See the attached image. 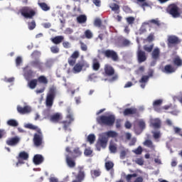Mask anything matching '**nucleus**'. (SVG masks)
I'll use <instances>...</instances> for the list:
<instances>
[{"instance_id": "obj_31", "label": "nucleus", "mask_w": 182, "mask_h": 182, "mask_svg": "<svg viewBox=\"0 0 182 182\" xmlns=\"http://www.w3.org/2000/svg\"><path fill=\"white\" fill-rule=\"evenodd\" d=\"M92 69L95 71H97L99 69H100V62L99 61V59L94 58L92 60Z\"/></svg>"}, {"instance_id": "obj_60", "label": "nucleus", "mask_w": 182, "mask_h": 182, "mask_svg": "<svg viewBox=\"0 0 182 182\" xmlns=\"http://www.w3.org/2000/svg\"><path fill=\"white\" fill-rule=\"evenodd\" d=\"M134 153H135V154H141V153H143V148H141V146H138L137 149L134 151Z\"/></svg>"}, {"instance_id": "obj_52", "label": "nucleus", "mask_w": 182, "mask_h": 182, "mask_svg": "<svg viewBox=\"0 0 182 182\" xmlns=\"http://www.w3.org/2000/svg\"><path fill=\"white\" fill-rule=\"evenodd\" d=\"M173 63L174 65H176V66H181L182 65V61L181 59H180V58H176L173 59Z\"/></svg>"}, {"instance_id": "obj_5", "label": "nucleus", "mask_w": 182, "mask_h": 182, "mask_svg": "<svg viewBox=\"0 0 182 182\" xmlns=\"http://www.w3.org/2000/svg\"><path fill=\"white\" fill-rule=\"evenodd\" d=\"M104 72L106 76H112L109 80L110 82H116L119 79V75L116 74L114 68L109 64L105 65Z\"/></svg>"}, {"instance_id": "obj_44", "label": "nucleus", "mask_w": 182, "mask_h": 182, "mask_svg": "<svg viewBox=\"0 0 182 182\" xmlns=\"http://www.w3.org/2000/svg\"><path fill=\"white\" fill-rule=\"evenodd\" d=\"M151 125L154 129H160L161 127V122L160 120H156L151 123Z\"/></svg>"}, {"instance_id": "obj_16", "label": "nucleus", "mask_w": 182, "mask_h": 182, "mask_svg": "<svg viewBox=\"0 0 182 182\" xmlns=\"http://www.w3.org/2000/svg\"><path fill=\"white\" fill-rule=\"evenodd\" d=\"M16 159L18 160L16 166H18V164H24L25 162L23 161L28 160V159H29V154L26 153L25 151H23L19 153Z\"/></svg>"}, {"instance_id": "obj_23", "label": "nucleus", "mask_w": 182, "mask_h": 182, "mask_svg": "<svg viewBox=\"0 0 182 182\" xmlns=\"http://www.w3.org/2000/svg\"><path fill=\"white\" fill-rule=\"evenodd\" d=\"M65 39V37L63 36H57L53 38L50 39L51 42L54 43V45H59L60 43H62Z\"/></svg>"}, {"instance_id": "obj_13", "label": "nucleus", "mask_w": 182, "mask_h": 182, "mask_svg": "<svg viewBox=\"0 0 182 182\" xmlns=\"http://www.w3.org/2000/svg\"><path fill=\"white\" fill-rule=\"evenodd\" d=\"M79 56H80V53L78 50L74 51L68 60V65L70 66H75Z\"/></svg>"}, {"instance_id": "obj_53", "label": "nucleus", "mask_w": 182, "mask_h": 182, "mask_svg": "<svg viewBox=\"0 0 182 182\" xmlns=\"http://www.w3.org/2000/svg\"><path fill=\"white\" fill-rule=\"evenodd\" d=\"M138 4H141V8H144L145 6H149V3L146 1V0H136Z\"/></svg>"}, {"instance_id": "obj_10", "label": "nucleus", "mask_w": 182, "mask_h": 182, "mask_svg": "<svg viewBox=\"0 0 182 182\" xmlns=\"http://www.w3.org/2000/svg\"><path fill=\"white\" fill-rule=\"evenodd\" d=\"M77 173L75 175V179L73 180L72 182H82L86 178V172L85 171L84 166L77 167Z\"/></svg>"}, {"instance_id": "obj_55", "label": "nucleus", "mask_w": 182, "mask_h": 182, "mask_svg": "<svg viewBox=\"0 0 182 182\" xmlns=\"http://www.w3.org/2000/svg\"><path fill=\"white\" fill-rule=\"evenodd\" d=\"M149 76L143 75L139 80V83H147V82H149Z\"/></svg>"}, {"instance_id": "obj_34", "label": "nucleus", "mask_w": 182, "mask_h": 182, "mask_svg": "<svg viewBox=\"0 0 182 182\" xmlns=\"http://www.w3.org/2000/svg\"><path fill=\"white\" fill-rule=\"evenodd\" d=\"M31 65L34 68H37L38 69H40V70H42V69H43V63L39 61V60H36L31 62Z\"/></svg>"}, {"instance_id": "obj_38", "label": "nucleus", "mask_w": 182, "mask_h": 182, "mask_svg": "<svg viewBox=\"0 0 182 182\" xmlns=\"http://www.w3.org/2000/svg\"><path fill=\"white\" fill-rule=\"evenodd\" d=\"M104 136H107V139H109V137L114 138L117 137L118 134L115 131H108L104 133Z\"/></svg>"}, {"instance_id": "obj_47", "label": "nucleus", "mask_w": 182, "mask_h": 182, "mask_svg": "<svg viewBox=\"0 0 182 182\" xmlns=\"http://www.w3.org/2000/svg\"><path fill=\"white\" fill-rule=\"evenodd\" d=\"M28 26L29 31H33V29L36 28V23L34 20H33L32 21L28 23Z\"/></svg>"}, {"instance_id": "obj_56", "label": "nucleus", "mask_w": 182, "mask_h": 182, "mask_svg": "<svg viewBox=\"0 0 182 182\" xmlns=\"http://www.w3.org/2000/svg\"><path fill=\"white\" fill-rule=\"evenodd\" d=\"M50 51L52 53H59L60 49L58 48V46H53L50 47Z\"/></svg>"}, {"instance_id": "obj_25", "label": "nucleus", "mask_w": 182, "mask_h": 182, "mask_svg": "<svg viewBox=\"0 0 182 182\" xmlns=\"http://www.w3.org/2000/svg\"><path fill=\"white\" fill-rule=\"evenodd\" d=\"M37 81L38 82V83H40V85H44L45 86H46V85L49 83V80L45 75L39 76L37 78Z\"/></svg>"}, {"instance_id": "obj_45", "label": "nucleus", "mask_w": 182, "mask_h": 182, "mask_svg": "<svg viewBox=\"0 0 182 182\" xmlns=\"http://www.w3.org/2000/svg\"><path fill=\"white\" fill-rule=\"evenodd\" d=\"M153 48H154V44H151L150 46L145 45L144 46V50L150 53V52L153 51Z\"/></svg>"}, {"instance_id": "obj_62", "label": "nucleus", "mask_w": 182, "mask_h": 182, "mask_svg": "<svg viewBox=\"0 0 182 182\" xmlns=\"http://www.w3.org/2000/svg\"><path fill=\"white\" fill-rule=\"evenodd\" d=\"M109 150L111 153H116L117 151V147L114 145H109Z\"/></svg>"}, {"instance_id": "obj_29", "label": "nucleus", "mask_w": 182, "mask_h": 182, "mask_svg": "<svg viewBox=\"0 0 182 182\" xmlns=\"http://www.w3.org/2000/svg\"><path fill=\"white\" fill-rule=\"evenodd\" d=\"M38 6L42 9V11H44V12H48V11H50V6H49L45 2H38Z\"/></svg>"}, {"instance_id": "obj_24", "label": "nucleus", "mask_w": 182, "mask_h": 182, "mask_svg": "<svg viewBox=\"0 0 182 182\" xmlns=\"http://www.w3.org/2000/svg\"><path fill=\"white\" fill-rule=\"evenodd\" d=\"M33 163L36 166H39V164H42L43 163V156L41 154H36L33 157Z\"/></svg>"}, {"instance_id": "obj_30", "label": "nucleus", "mask_w": 182, "mask_h": 182, "mask_svg": "<svg viewBox=\"0 0 182 182\" xmlns=\"http://www.w3.org/2000/svg\"><path fill=\"white\" fill-rule=\"evenodd\" d=\"M151 27L154 28L155 29H159L161 26V22L159 20V18L151 19Z\"/></svg>"}, {"instance_id": "obj_39", "label": "nucleus", "mask_w": 182, "mask_h": 182, "mask_svg": "<svg viewBox=\"0 0 182 182\" xmlns=\"http://www.w3.org/2000/svg\"><path fill=\"white\" fill-rule=\"evenodd\" d=\"M60 120V114L56 113L50 117V121L53 123H58Z\"/></svg>"}, {"instance_id": "obj_48", "label": "nucleus", "mask_w": 182, "mask_h": 182, "mask_svg": "<svg viewBox=\"0 0 182 182\" xmlns=\"http://www.w3.org/2000/svg\"><path fill=\"white\" fill-rule=\"evenodd\" d=\"M84 154L88 157L89 156H92V154H93V151L90 148H86L84 151Z\"/></svg>"}, {"instance_id": "obj_37", "label": "nucleus", "mask_w": 182, "mask_h": 182, "mask_svg": "<svg viewBox=\"0 0 182 182\" xmlns=\"http://www.w3.org/2000/svg\"><path fill=\"white\" fill-rule=\"evenodd\" d=\"M95 26L97 28H101V29H106V26L102 24V20L100 18H96L94 21Z\"/></svg>"}, {"instance_id": "obj_63", "label": "nucleus", "mask_w": 182, "mask_h": 182, "mask_svg": "<svg viewBox=\"0 0 182 182\" xmlns=\"http://www.w3.org/2000/svg\"><path fill=\"white\" fill-rule=\"evenodd\" d=\"M22 63V58L21 57H17L16 59V66H19Z\"/></svg>"}, {"instance_id": "obj_11", "label": "nucleus", "mask_w": 182, "mask_h": 182, "mask_svg": "<svg viewBox=\"0 0 182 182\" xmlns=\"http://www.w3.org/2000/svg\"><path fill=\"white\" fill-rule=\"evenodd\" d=\"M102 55L107 58L108 59H112L114 62H117L119 60V55L117 53L113 50H105L102 52Z\"/></svg>"}, {"instance_id": "obj_61", "label": "nucleus", "mask_w": 182, "mask_h": 182, "mask_svg": "<svg viewBox=\"0 0 182 182\" xmlns=\"http://www.w3.org/2000/svg\"><path fill=\"white\" fill-rule=\"evenodd\" d=\"M135 163L139 164V166H143L144 164V160L142 158H139L135 161Z\"/></svg>"}, {"instance_id": "obj_20", "label": "nucleus", "mask_w": 182, "mask_h": 182, "mask_svg": "<svg viewBox=\"0 0 182 182\" xmlns=\"http://www.w3.org/2000/svg\"><path fill=\"white\" fill-rule=\"evenodd\" d=\"M100 176H102V170L100 168H97L90 171V176L92 180H96V178L100 177Z\"/></svg>"}, {"instance_id": "obj_26", "label": "nucleus", "mask_w": 182, "mask_h": 182, "mask_svg": "<svg viewBox=\"0 0 182 182\" xmlns=\"http://www.w3.org/2000/svg\"><path fill=\"white\" fill-rule=\"evenodd\" d=\"M109 8L114 12V14H120V6L116 3H111L109 4Z\"/></svg>"}, {"instance_id": "obj_35", "label": "nucleus", "mask_w": 182, "mask_h": 182, "mask_svg": "<svg viewBox=\"0 0 182 182\" xmlns=\"http://www.w3.org/2000/svg\"><path fill=\"white\" fill-rule=\"evenodd\" d=\"M105 167L107 171H110L113 170V168L114 167V163L112 161H107L105 164Z\"/></svg>"}, {"instance_id": "obj_6", "label": "nucleus", "mask_w": 182, "mask_h": 182, "mask_svg": "<svg viewBox=\"0 0 182 182\" xmlns=\"http://www.w3.org/2000/svg\"><path fill=\"white\" fill-rule=\"evenodd\" d=\"M166 11L167 14L171 15L173 18H179V16L181 15V13H180V8L176 4H169Z\"/></svg>"}, {"instance_id": "obj_36", "label": "nucleus", "mask_w": 182, "mask_h": 182, "mask_svg": "<svg viewBox=\"0 0 182 182\" xmlns=\"http://www.w3.org/2000/svg\"><path fill=\"white\" fill-rule=\"evenodd\" d=\"M28 86L30 89H35L38 86V79H32L28 80Z\"/></svg>"}, {"instance_id": "obj_17", "label": "nucleus", "mask_w": 182, "mask_h": 182, "mask_svg": "<svg viewBox=\"0 0 182 182\" xmlns=\"http://www.w3.org/2000/svg\"><path fill=\"white\" fill-rule=\"evenodd\" d=\"M136 56L139 63H143V62H146V60H147V55H146V52L140 49V46H139L136 51Z\"/></svg>"}, {"instance_id": "obj_57", "label": "nucleus", "mask_w": 182, "mask_h": 182, "mask_svg": "<svg viewBox=\"0 0 182 182\" xmlns=\"http://www.w3.org/2000/svg\"><path fill=\"white\" fill-rule=\"evenodd\" d=\"M146 42H153L154 41V33H151L146 39Z\"/></svg>"}, {"instance_id": "obj_28", "label": "nucleus", "mask_w": 182, "mask_h": 182, "mask_svg": "<svg viewBox=\"0 0 182 182\" xmlns=\"http://www.w3.org/2000/svg\"><path fill=\"white\" fill-rule=\"evenodd\" d=\"M162 72H164V73H174V72H176V70L173 66H171V65H166L162 70Z\"/></svg>"}, {"instance_id": "obj_58", "label": "nucleus", "mask_w": 182, "mask_h": 182, "mask_svg": "<svg viewBox=\"0 0 182 182\" xmlns=\"http://www.w3.org/2000/svg\"><path fill=\"white\" fill-rule=\"evenodd\" d=\"M6 136V130L4 129H0V140L1 139H4Z\"/></svg>"}, {"instance_id": "obj_3", "label": "nucleus", "mask_w": 182, "mask_h": 182, "mask_svg": "<svg viewBox=\"0 0 182 182\" xmlns=\"http://www.w3.org/2000/svg\"><path fill=\"white\" fill-rule=\"evenodd\" d=\"M58 89L56 87L52 86L49 88L46 98V105L47 107H52V106H53V102L55 100V97H56Z\"/></svg>"}, {"instance_id": "obj_40", "label": "nucleus", "mask_w": 182, "mask_h": 182, "mask_svg": "<svg viewBox=\"0 0 182 182\" xmlns=\"http://www.w3.org/2000/svg\"><path fill=\"white\" fill-rule=\"evenodd\" d=\"M77 21L78 23H85L86 21H87V17L86 15H80L78 17H77Z\"/></svg>"}, {"instance_id": "obj_59", "label": "nucleus", "mask_w": 182, "mask_h": 182, "mask_svg": "<svg viewBox=\"0 0 182 182\" xmlns=\"http://www.w3.org/2000/svg\"><path fill=\"white\" fill-rule=\"evenodd\" d=\"M133 177H137V173H133V174H128L126 176L127 181H130Z\"/></svg>"}, {"instance_id": "obj_15", "label": "nucleus", "mask_w": 182, "mask_h": 182, "mask_svg": "<svg viewBox=\"0 0 182 182\" xmlns=\"http://www.w3.org/2000/svg\"><path fill=\"white\" fill-rule=\"evenodd\" d=\"M21 138L18 136H16L14 137L7 139L6 144L7 146H10L11 147H15V146H18V144H19Z\"/></svg>"}, {"instance_id": "obj_12", "label": "nucleus", "mask_w": 182, "mask_h": 182, "mask_svg": "<svg viewBox=\"0 0 182 182\" xmlns=\"http://www.w3.org/2000/svg\"><path fill=\"white\" fill-rule=\"evenodd\" d=\"M108 141H109V138H107L106 135H102L99 139L98 141L96 144V147L98 151H100V147H102V149H106Z\"/></svg>"}, {"instance_id": "obj_21", "label": "nucleus", "mask_w": 182, "mask_h": 182, "mask_svg": "<svg viewBox=\"0 0 182 182\" xmlns=\"http://www.w3.org/2000/svg\"><path fill=\"white\" fill-rule=\"evenodd\" d=\"M163 105V100H156L153 102V108L155 112H157L158 113H160L161 112V108L160 106Z\"/></svg>"}, {"instance_id": "obj_14", "label": "nucleus", "mask_w": 182, "mask_h": 182, "mask_svg": "<svg viewBox=\"0 0 182 182\" xmlns=\"http://www.w3.org/2000/svg\"><path fill=\"white\" fill-rule=\"evenodd\" d=\"M181 41L178 38V37L176 36H169L168 37V47L173 48V46H176V45H178Z\"/></svg>"}, {"instance_id": "obj_7", "label": "nucleus", "mask_w": 182, "mask_h": 182, "mask_svg": "<svg viewBox=\"0 0 182 182\" xmlns=\"http://www.w3.org/2000/svg\"><path fill=\"white\" fill-rule=\"evenodd\" d=\"M20 13L26 19H32L36 15V11L29 6H23Z\"/></svg>"}, {"instance_id": "obj_64", "label": "nucleus", "mask_w": 182, "mask_h": 182, "mask_svg": "<svg viewBox=\"0 0 182 182\" xmlns=\"http://www.w3.org/2000/svg\"><path fill=\"white\" fill-rule=\"evenodd\" d=\"M153 134L154 139H155L156 140H157V139H160V132H154Z\"/></svg>"}, {"instance_id": "obj_51", "label": "nucleus", "mask_w": 182, "mask_h": 182, "mask_svg": "<svg viewBox=\"0 0 182 182\" xmlns=\"http://www.w3.org/2000/svg\"><path fill=\"white\" fill-rule=\"evenodd\" d=\"M122 9L125 14H133V11L128 6H124Z\"/></svg>"}, {"instance_id": "obj_46", "label": "nucleus", "mask_w": 182, "mask_h": 182, "mask_svg": "<svg viewBox=\"0 0 182 182\" xmlns=\"http://www.w3.org/2000/svg\"><path fill=\"white\" fill-rule=\"evenodd\" d=\"M84 35L87 39H92V38H93V33H92L90 30H86Z\"/></svg>"}, {"instance_id": "obj_8", "label": "nucleus", "mask_w": 182, "mask_h": 182, "mask_svg": "<svg viewBox=\"0 0 182 182\" xmlns=\"http://www.w3.org/2000/svg\"><path fill=\"white\" fill-rule=\"evenodd\" d=\"M33 143L36 147H41L43 144V134L41 129H38L37 133L34 134Z\"/></svg>"}, {"instance_id": "obj_4", "label": "nucleus", "mask_w": 182, "mask_h": 182, "mask_svg": "<svg viewBox=\"0 0 182 182\" xmlns=\"http://www.w3.org/2000/svg\"><path fill=\"white\" fill-rule=\"evenodd\" d=\"M66 112V120L62 121L60 122L61 124H63V129L65 131L68 130V129H69L70 127V124L75 122V117L73 116V112H72V109H70V107H68Z\"/></svg>"}, {"instance_id": "obj_49", "label": "nucleus", "mask_w": 182, "mask_h": 182, "mask_svg": "<svg viewBox=\"0 0 182 182\" xmlns=\"http://www.w3.org/2000/svg\"><path fill=\"white\" fill-rule=\"evenodd\" d=\"M126 21L129 25H133V23H134V21H136V18L133 16H129L126 18Z\"/></svg>"}, {"instance_id": "obj_1", "label": "nucleus", "mask_w": 182, "mask_h": 182, "mask_svg": "<svg viewBox=\"0 0 182 182\" xmlns=\"http://www.w3.org/2000/svg\"><path fill=\"white\" fill-rule=\"evenodd\" d=\"M82 154V150H80V148L79 147H76L73 150V152H71V156L69 154H67L65 156V161L68 167H70V168H73L74 167H76V162H75V160H76L77 157H80Z\"/></svg>"}, {"instance_id": "obj_42", "label": "nucleus", "mask_w": 182, "mask_h": 182, "mask_svg": "<svg viewBox=\"0 0 182 182\" xmlns=\"http://www.w3.org/2000/svg\"><path fill=\"white\" fill-rule=\"evenodd\" d=\"M87 141L90 143V144H93L96 140V136L94 134H89L87 138Z\"/></svg>"}, {"instance_id": "obj_19", "label": "nucleus", "mask_w": 182, "mask_h": 182, "mask_svg": "<svg viewBox=\"0 0 182 182\" xmlns=\"http://www.w3.org/2000/svg\"><path fill=\"white\" fill-rule=\"evenodd\" d=\"M124 116H129L130 114H135L139 116V110L136 108H127L123 112Z\"/></svg>"}, {"instance_id": "obj_32", "label": "nucleus", "mask_w": 182, "mask_h": 182, "mask_svg": "<svg viewBox=\"0 0 182 182\" xmlns=\"http://www.w3.org/2000/svg\"><path fill=\"white\" fill-rule=\"evenodd\" d=\"M34 77L33 70H28L24 73V77L26 80L29 81L31 79H33Z\"/></svg>"}, {"instance_id": "obj_54", "label": "nucleus", "mask_w": 182, "mask_h": 182, "mask_svg": "<svg viewBox=\"0 0 182 182\" xmlns=\"http://www.w3.org/2000/svg\"><path fill=\"white\" fill-rule=\"evenodd\" d=\"M131 43L130 41L126 38L123 39L122 41V46L124 47L130 46Z\"/></svg>"}, {"instance_id": "obj_27", "label": "nucleus", "mask_w": 182, "mask_h": 182, "mask_svg": "<svg viewBox=\"0 0 182 182\" xmlns=\"http://www.w3.org/2000/svg\"><path fill=\"white\" fill-rule=\"evenodd\" d=\"M144 146L151 149V150H154L156 149V146L153 144V141L150 139H146L143 142Z\"/></svg>"}, {"instance_id": "obj_50", "label": "nucleus", "mask_w": 182, "mask_h": 182, "mask_svg": "<svg viewBox=\"0 0 182 182\" xmlns=\"http://www.w3.org/2000/svg\"><path fill=\"white\" fill-rule=\"evenodd\" d=\"M80 49L82 52H87V45L85 44L83 41H80Z\"/></svg>"}, {"instance_id": "obj_33", "label": "nucleus", "mask_w": 182, "mask_h": 182, "mask_svg": "<svg viewBox=\"0 0 182 182\" xmlns=\"http://www.w3.org/2000/svg\"><path fill=\"white\" fill-rule=\"evenodd\" d=\"M152 59L157 60L160 58V48H155L151 53Z\"/></svg>"}, {"instance_id": "obj_2", "label": "nucleus", "mask_w": 182, "mask_h": 182, "mask_svg": "<svg viewBox=\"0 0 182 182\" xmlns=\"http://www.w3.org/2000/svg\"><path fill=\"white\" fill-rule=\"evenodd\" d=\"M97 122L99 124L104 126H109V127H112L113 124H114V122H116V117L113 114H110L108 116L102 115L100 117L97 118Z\"/></svg>"}, {"instance_id": "obj_18", "label": "nucleus", "mask_w": 182, "mask_h": 182, "mask_svg": "<svg viewBox=\"0 0 182 182\" xmlns=\"http://www.w3.org/2000/svg\"><path fill=\"white\" fill-rule=\"evenodd\" d=\"M138 126L139 129L136 128V127L134 128L136 134H140L141 132L146 129V122H144L143 120H140L138 122Z\"/></svg>"}, {"instance_id": "obj_41", "label": "nucleus", "mask_w": 182, "mask_h": 182, "mask_svg": "<svg viewBox=\"0 0 182 182\" xmlns=\"http://www.w3.org/2000/svg\"><path fill=\"white\" fill-rule=\"evenodd\" d=\"M7 124L9 126H11V127H18V126L19 125L18 121L15 119H9V121H7Z\"/></svg>"}, {"instance_id": "obj_43", "label": "nucleus", "mask_w": 182, "mask_h": 182, "mask_svg": "<svg viewBox=\"0 0 182 182\" xmlns=\"http://www.w3.org/2000/svg\"><path fill=\"white\" fill-rule=\"evenodd\" d=\"M24 127L25 129H29L30 130H36V132H38V129H39L37 126L32 124H26Z\"/></svg>"}, {"instance_id": "obj_22", "label": "nucleus", "mask_w": 182, "mask_h": 182, "mask_svg": "<svg viewBox=\"0 0 182 182\" xmlns=\"http://www.w3.org/2000/svg\"><path fill=\"white\" fill-rule=\"evenodd\" d=\"M17 112L20 113V114H26V113H31V107H29V106L22 107L21 105H18Z\"/></svg>"}, {"instance_id": "obj_9", "label": "nucleus", "mask_w": 182, "mask_h": 182, "mask_svg": "<svg viewBox=\"0 0 182 182\" xmlns=\"http://www.w3.org/2000/svg\"><path fill=\"white\" fill-rule=\"evenodd\" d=\"M73 73H80L83 68H89V63L85 60H80L73 65Z\"/></svg>"}]
</instances>
